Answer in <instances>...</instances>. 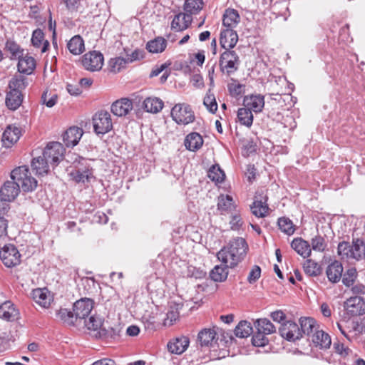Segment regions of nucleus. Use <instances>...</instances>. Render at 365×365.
Masks as SVG:
<instances>
[{
  "mask_svg": "<svg viewBox=\"0 0 365 365\" xmlns=\"http://www.w3.org/2000/svg\"><path fill=\"white\" fill-rule=\"evenodd\" d=\"M216 331L212 329H204L197 335V342L201 347H209L212 345L216 337Z\"/></svg>",
  "mask_w": 365,
  "mask_h": 365,
  "instance_id": "obj_28",
  "label": "nucleus"
},
{
  "mask_svg": "<svg viewBox=\"0 0 365 365\" xmlns=\"http://www.w3.org/2000/svg\"><path fill=\"white\" fill-rule=\"evenodd\" d=\"M48 162L43 156L35 158L31 161V168L36 172V174L43 175L47 174L49 170Z\"/></svg>",
  "mask_w": 365,
  "mask_h": 365,
  "instance_id": "obj_32",
  "label": "nucleus"
},
{
  "mask_svg": "<svg viewBox=\"0 0 365 365\" xmlns=\"http://www.w3.org/2000/svg\"><path fill=\"white\" fill-rule=\"evenodd\" d=\"M230 224L232 230H238L242 227L243 221L240 215H235L232 216Z\"/></svg>",
  "mask_w": 365,
  "mask_h": 365,
  "instance_id": "obj_62",
  "label": "nucleus"
},
{
  "mask_svg": "<svg viewBox=\"0 0 365 365\" xmlns=\"http://www.w3.org/2000/svg\"><path fill=\"white\" fill-rule=\"evenodd\" d=\"M6 48L11 54V58H20L23 56V50L21 49L19 45L12 41H7L6 43Z\"/></svg>",
  "mask_w": 365,
  "mask_h": 365,
  "instance_id": "obj_55",
  "label": "nucleus"
},
{
  "mask_svg": "<svg viewBox=\"0 0 365 365\" xmlns=\"http://www.w3.org/2000/svg\"><path fill=\"white\" fill-rule=\"evenodd\" d=\"M32 295L36 302L42 307H47L50 304V298L46 289H36L33 290Z\"/></svg>",
  "mask_w": 365,
  "mask_h": 365,
  "instance_id": "obj_43",
  "label": "nucleus"
},
{
  "mask_svg": "<svg viewBox=\"0 0 365 365\" xmlns=\"http://www.w3.org/2000/svg\"><path fill=\"white\" fill-rule=\"evenodd\" d=\"M28 86L27 78L19 74L14 76L9 81L5 98V104L11 110H17L24 99L23 91Z\"/></svg>",
  "mask_w": 365,
  "mask_h": 365,
  "instance_id": "obj_2",
  "label": "nucleus"
},
{
  "mask_svg": "<svg viewBox=\"0 0 365 365\" xmlns=\"http://www.w3.org/2000/svg\"><path fill=\"white\" fill-rule=\"evenodd\" d=\"M207 176L213 182H222L225 175L218 165H214L209 169Z\"/></svg>",
  "mask_w": 365,
  "mask_h": 365,
  "instance_id": "obj_47",
  "label": "nucleus"
},
{
  "mask_svg": "<svg viewBox=\"0 0 365 365\" xmlns=\"http://www.w3.org/2000/svg\"><path fill=\"white\" fill-rule=\"evenodd\" d=\"M292 248L304 258L311 255L310 244L301 237L294 238L291 243Z\"/></svg>",
  "mask_w": 365,
  "mask_h": 365,
  "instance_id": "obj_25",
  "label": "nucleus"
},
{
  "mask_svg": "<svg viewBox=\"0 0 365 365\" xmlns=\"http://www.w3.org/2000/svg\"><path fill=\"white\" fill-rule=\"evenodd\" d=\"M19 310L10 301H6L0 306L1 319L8 322H14L19 318Z\"/></svg>",
  "mask_w": 365,
  "mask_h": 365,
  "instance_id": "obj_22",
  "label": "nucleus"
},
{
  "mask_svg": "<svg viewBox=\"0 0 365 365\" xmlns=\"http://www.w3.org/2000/svg\"><path fill=\"white\" fill-rule=\"evenodd\" d=\"M228 267L227 264L225 265H216L210 272V278L217 282H224L228 276Z\"/></svg>",
  "mask_w": 365,
  "mask_h": 365,
  "instance_id": "obj_34",
  "label": "nucleus"
},
{
  "mask_svg": "<svg viewBox=\"0 0 365 365\" xmlns=\"http://www.w3.org/2000/svg\"><path fill=\"white\" fill-rule=\"evenodd\" d=\"M178 304L175 308L170 307V310L167 313V320H170V324H172L179 317Z\"/></svg>",
  "mask_w": 365,
  "mask_h": 365,
  "instance_id": "obj_63",
  "label": "nucleus"
},
{
  "mask_svg": "<svg viewBox=\"0 0 365 365\" xmlns=\"http://www.w3.org/2000/svg\"><path fill=\"white\" fill-rule=\"evenodd\" d=\"M173 119L178 124L187 125L195 120L194 113L187 104H176L171 110Z\"/></svg>",
  "mask_w": 365,
  "mask_h": 365,
  "instance_id": "obj_6",
  "label": "nucleus"
},
{
  "mask_svg": "<svg viewBox=\"0 0 365 365\" xmlns=\"http://www.w3.org/2000/svg\"><path fill=\"white\" fill-rule=\"evenodd\" d=\"M204 275L205 273L202 270H200L195 267L190 266L187 267V277L198 279L202 278Z\"/></svg>",
  "mask_w": 365,
  "mask_h": 365,
  "instance_id": "obj_64",
  "label": "nucleus"
},
{
  "mask_svg": "<svg viewBox=\"0 0 365 365\" xmlns=\"http://www.w3.org/2000/svg\"><path fill=\"white\" fill-rule=\"evenodd\" d=\"M57 316L63 323L68 325H73L77 319L75 317L74 312L67 309H61L57 313Z\"/></svg>",
  "mask_w": 365,
  "mask_h": 365,
  "instance_id": "obj_51",
  "label": "nucleus"
},
{
  "mask_svg": "<svg viewBox=\"0 0 365 365\" xmlns=\"http://www.w3.org/2000/svg\"><path fill=\"white\" fill-rule=\"evenodd\" d=\"M309 339L313 346L320 349H329L331 344L330 336L319 329L313 333Z\"/></svg>",
  "mask_w": 365,
  "mask_h": 365,
  "instance_id": "obj_18",
  "label": "nucleus"
},
{
  "mask_svg": "<svg viewBox=\"0 0 365 365\" xmlns=\"http://www.w3.org/2000/svg\"><path fill=\"white\" fill-rule=\"evenodd\" d=\"M238 41V35L232 29H225L220 32V43L225 49L233 48Z\"/></svg>",
  "mask_w": 365,
  "mask_h": 365,
  "instance_id": "obj_17",
  "label": "nucleus"
},
{
  "mask_svg": "<svg viewBox=\"0 0 365 365\" xmlns=\"http://www.w3.org/2000/svg\"><path fill=\"white\" fill-rule=\"evenodd\" d=\"M163 101L157 97H148L143 101V108L145 111L157 113L163 108Z\"/></svg>",
  "mask_w": 365,
  "mask_h": 365,
  "instance_id": "obj_31",
  "label": "nucleus"
},
{
  "mask_svg": "<svg viewBox=\"0 0 365 365\" xmlns=\"http://www.w3.org/2000/svg\"><path fill=\"white\" fill-rule=\"evenodd\" d=\"M185 148L190 151H196L203 145V139L197 133H191L188 134L184 141Z\"/></svg>",
  "mask_w": 365,
  "mask_h": 365,
  "instance_id": "obj_29",
  "label": "nucleus"
},
{
  "mask_svg": "<svg viewBox=\"0 0 365 365\" xmlns=\"http://www.w3.org/2000/svg\"><path fill=\"white\" fill-rule=\"evenodd\" d=\"M11 179L15 180L24 192H31L37 186L36 180L31 176L26 166H20L11 173Z\"/></svg>",
  "mask_w": 365,
  "mask_h": 365,
  "instance_id": "obj_3",
  "label": "nucleus"
},
{
  "mask_svg": "<svg viewBox=\"0 0 365 365\" xmlns=\"http://www.w3.org/2000/svg\"><path fill=\"white\" fill-rule=\"evenodd\" d=\"M277 224L279 230L288 235H292L295 231L292 221L288 217H279Z\"/></svg>",
  "mask_w": 365,
  "mask_h": 365,
  "instance_id": "obj_46",
  "label": "nucleus"
},
{
  "mask_svg": "<svg viewBox=\"0 0 365 365\" xmlns=\"http://www.w3.org/2000/svg\"><path fill=\"white\" fill-rule=\"evenodd\" d=\"M19 192V185L14 180H8L4 183L0 190V197L4 200L12 202Z\"/></svg>",
  "mask_w": 365,
  "mask_h": 365,
  "instance_id": "obj_14",
  "label": "nucleus"
},
{
  "mask_svg": "<svg viewBox=\"0 0 365 365\" xmlns=\"http://www.w3.org/2000/svg\"><path fill=\"white\" fill-rule=\"evenodd\" d=\"M252 213L257 217H264L267 212L269 207L267 204V197L260 200H255L250 206Z\"/></svg>",
  "mask_w": 365,
  "mask_h": 365,
  "instance_id": "obj_35",
  "label": "nucleus"
},
{
  "mask_svg": "<svg viewBox=\"0 0 365 365\" xmlns=\"http://www.w3.org/2000/svg\"><path fill=\"white\" fill-rule=\"evenodd\" d=\"M75 170L71 173V175L76 182H83L89 181L92 176V172L87 166V160L81 157L76 159L73 162Z\"/></svg>",
  "mask_w": 365,
  "mask_h": 365,
  "instance_id": "obj_8",
  "label": "nucleus"
},
{
  "mask_svg": "<svg viewBox=\"0 0 365 365\" xmlns=\"http://www.w3.org/2000/svg\"><path fill=\"white\" fill-rule=\"evenodd\" d=\"M279 331L282 337L289 341H295L302 338V331L298 324L292 321L283 322Z\"/></svg>",
  "mask_w": 365,
  "mask_h": 365,
  "instance_id": "obj_10",
  "label": "nucleus"
},
{
  "mask_svg": "<svg viewBox=\"0 0 365 365\" xmlns=\"http://www.w3.org/2000/svg\"><path fill=\"white\" fill-rule=\"evenodd\" d=\"M203 104L212 113H215L217 110V103L216 102L215 97L214 94L210 93V89L208 90L205 97L204 98Z\"/></svg>",
  "mask_w": 365,
  "mask_h": 365,
  "instance_id": "obj_52",
  "label": "nucleus"
},
{
  "mask_svg": "<svg viewBox=\"0 0 365 365\" xmlns=\"http://www.w3.org/2000/svg\"><path fill=\"white\" fill-rule=\"evenodd\" d=\"M202 0H185L184 4V10L186 14H195L202 9Z\"/></svg>",
  "mask_w": 365,
  "mask_h": 365,
  "instance_id": "obj_45",
  "label": "nucleus"
},
{
  "mask_svg": "<svg viewBox=\"0 0 365 365\" xmlns=\"http://www.w3.org/2000/svg\"><path fill=\"white\" fill-rule=\"evenodd\" d=\"M41 101L43 104H45L47 107L51 108L53 107L57 102V95L53 94L48 99V92H43V93L41 96Z\"/></svg>",
  "mask_w": 365,
  "mask_h": 365,
  "instance_id": "obj_61",
  "label": "nucleus"
},
{
  "mask_svg": "<svg viewBox=\"0 0 365 365\" xmlns=\"http://www.w3.org/2000/svg\"><path fill=\"white\" fill-rule=\"evenodd\" d=\"M82 64L88 71H99L103 64V56L96 51L89 52L83 56Z\"/></svg>",
  "mask_w": 365,
  "mask_h": 365,
  "instance_id": "obj_11",
  "label": "nucleus"
},
{
  "mask_svg": "<svg viewBox=\"0 0 365 365\" xmlns=\"http://www.w3.org/2000/svg\"><path fill=\"white\" fill-rule=\"evenodd\" d=\"M343 266L341 262L335 260L327 268L326 274L328 279L332 283L338 282L342 277Z\"/></svg>",
  "mask_w": 365,
  "mask_h": 365,
  "instance_id": "obj_27",
  "label": "nucleus"
},
{
  "mask_svg": "<svg viewBox=\"0 0 365 365\" xmlns=\"http://www.w3.org/2000/svg\"><path fill=\"white\" fill-rule=\"evenodd\" d=\"M356 270L355 268H350L344 273L342 277L343 284L349 287L353 285L356 278Z\"/></svg>",
  "mask_w": 365,
  "mask_h": 365,
  "instance_id": "obj_57",
  "label": "nucleus"
},
{
  "mask_svg": "<svg viewBox=\"0 0 365 365\" xmlns=\"http://www.w3.org/2000/svg\"><path fill=\"white\" fill-rule=\"evenodd\" d=\"M18 71L20 73L31 74L36 68V61L32 56L26 55L19 58Z\"/></svg>",
  "mask_w": 365,
  "mask_h": 365,
  "instance_id": "obj_26",
  "label": "nucleus"
},
{
  "mask_svg": "<svg viewBox=\"0 0 365 365\" xmlns=\"http://www.w3.org/2000/svg\"><path fill=\"white\" fill-rule=\"evenodd\" d=\"M240 17L238 11L233 9H227L223 15L222 24L226 29H232L240 22Z\"/></svg>",
  "mask_w": 365,
  "mask_h": 365,
  "instance_id": "obj_30",
  "label": "nucleus"
},
{
  "mask_svg": "<svg viewBox=\"0 0 365 365\" xmlns=\"http://www.w3.org/2000/svg\"><path fill=\"white\" fill-rule=\"evenodd\" d=\"M93 125L97 135H104L113 128V123L109 112L100 110L93 116Z\"/></svg>",
  "mask_w": 365,
  "mask_h": 365,
  "instance_id": "obj_5",
  "label": "nucleus"
},
{
  "mask_svg": "<svg viewBox=\"0 0 365 365\" xmlns=\"http://www.w3.org/2000/svg\"><path fill=\"white\" fill-rule=\"evenodd\" d=\"M126 63V61L123 57L111 58L109 61L110 70L113 73H118L122 68L125 67Z\"/></svg>",
  "mask_w": 365,
  "mask_h": 365,
  "instance_id": "obj_54",
  "label": "nucleus"
},
{
  "mask_svg": "<svg viewBox=\"0 0 365 365\" xmlns=\"http://www.w3.org/2000/svg\"><path fill=\"white\" fill-rule=\"evenodd\" d=\"M344 307L350 317L362 315L365 313V301L359 296L350 297L344 302Z\"/></svg>",
  "mask_w": 365,
  "mask_h": 365,
  "instance_id": "obj_12",
  "label": "nucleus"
},
{
  "mask_svg": "<svg viewBox=\"0 0 365 365\" xmlns=\"http://www.w3.org/2000/svg\"><path fill=\"white\" fill-rule=\"evenodd\" d=\"M244 106L255 113H259L264 106V97L260 94L245 96L243 99Z\"/></svg>",
  "mask_w": 365,
  "mask_h": 365,
  "instance_id": "obj_16",
  "label": "nucleus"
},
{
  "mask_svg": "<svg viewBox=\"0 0 365 365\" xmlns=\"http://www.w3.org/2000/svg\"><path fill=\"white\" fill-rule=\"evenodd\" d=\"M235 334L240 338L249 336L253 332L251 323L247 321H241L235 329Z\"/></svg>",
  "mask_w": 365,
  "mask_h": 365,
  "instance_id": "obj_41",
  "label": "nucleus"
},
{
  "mask_svg": "<svg viewBox=\"0 0 365 365\" xmlns=\"http://www.w3.org/2000/svg\"><path fill=\"white\" fill-rule=\"evenodd\" d=\"M237 119L240 124L250 128L253 123L252 113L246 107L240 108L237 111Z\"/></svg>",
  "mask_w": 365,
  "mask_h": 365,
  "instance_id": "obj_40",
  "label": "nucleus"
},
{
  "mask_svg": "<svg viewBox=\"0 0 365 365\" xmlns=\"http://www.w3.org/2000/svg\"><path fill=\"white\" fill-rule=\"evenodd\" d=\"M268 339L265 334L256 331L252 338V343L255 346H264L268 344Z\"/></svg>",
  "mask_w": 365,
  "mask_h": 365,
  "instance_id": "obj_58",
  "label": "nucleus"
},
{
  "mask_svg": "<svg viewBox=\"0 0 365 365\" xmlns=\"http://www.w3.org/2000/svg\"><path fill=\"white\" fill-rule=\"evenodd\" d=\"M21 135V130L15 125H9L3 133L2 141L5 146L10 147L16 143Z\"/></svg>",
  "mask_w": 365,
  "mask_h": 365,
  "instance_id": "obj_23",
  "label": "nucleus"
},
{
  "mask_svg": "<svg viewBox=\"0 0 365 365\" xmlns=\"http://www.w3.org/2000/svg\"><path fill=\"white\" fill-rule=\"evenodd\" d=\"M93 307V302L88 298H83L76 301L73 304V312L76 319H85Z\"/></svg>",
  "mask_w": 365,
  "mask_h": 365,
  "instance_id": "obj_13",
  "label": "nucleus"
},
{
  "mask_svg": "<svg viewBox=\"0 0 365 365\" xmlns=\"http://www.w3.org/2000/svg\"><path fill=\"white\" fill-rule=\"evenodd\" d=\"M0 259L7 267H13L20 264L21 255L12 244L5 245L0 250Z\"/></svg>",
  "mask_w": 365,
  "mask_h": 365,
  "instance_id": "obj_7",
  "label": "nucleus"
},
{
  "mask_svg": "<svg viewBox=\"0 0 365 365\" xmlns=\"http://www.w3.org/2000/svg\"><path fill=\"white\" fill-rule=\"evenodd\" d=\"M43 41V46L41 49V52H46L49 43L48 41H44V35L41 29H36L33 32L32 37H31V42L32 44L35 47H39L42 42Z\"/></svg>",
  "mask_w": 365,
  "mask_h": 365,
  "instance_id": "obj_44",
  "label": "nucleus"
},
{
  "mask_svg": "<svg viewBox=\"0 0 365 365\" xmlns=\"http://www.w3.org/2000/svg\"><path fill=\"white\" fill-rule=\"evenodd\" d=\"M83 133L81 128L71 127L63 134V141L67 147H73L78 144Z\"/></svg>",
  "mask_w": 365,
  "mask_h": 365,
  "instance_id": "obj_21",
  "label": "nucleus"
},
{
  "mask_svg": "<svg viewBox=\"0 0 365 365\" xmlns=\"http://www.w3.org/2000/svg\"><path fill=\"white\" fill-rule=\"evenodd\" d=\"M67 47L69 51L73 55H79L82 53L85 49L84 41L79 35H76L68 41Z\"/></svg>",
  "mask_w": 365,
  "mask_h": 365,
  "instance_id": "obj_37",
  "label": "nucleus"
},
{
  "mask_svg": "<svg viewBox=\"0 0 365 365\" xmlns=\"http://www.w3.org/2000/svg\"><path fill=\"white\" fill-rule=\"evenodd\" d=\"M133 102L131 100L124 98L115 101L111 105V112L113 115L123 117L128 114L133 109Z\"/></svg>",
  "mask_w": 365,
  "mask_h": 365,
  "instance_id": "obj_15",
  "label": "nucleus"
},
{
  "mask_svg": "<svg viewBox=\"0 0 365 365\" xmlns=\"http://www.w3.org/2000/svg\"><path fill=\"white\" fill-rule=\"evenodd\" d=\"M334 349L336 353L339 354L341 357L349 356L352 354V351L344 344L340 342L334 343Z\"/></svg>",
  "mask_w": 365,
  "mask_h": 365,
  "instance_id": "obj_59",
  "label": "nucleus"
},
{
  "mask_svg": "<svg viewBox=\"0 0 365 365\" xmlns=\"http://www.w3.org/2000/svg\"><path fill=\"white\" fill-rule=\"evenodd\" d=\"M118 332L117 329L110 327L108 322H105L96 336L106 340L115 339L118 336Z\"/></svg>",
  "mask_w": 365,
  "mask_h": 365,
  "instance_id": "obj_39",
  "label": "nucleus"
},
{
  "mask_svg": "<svg viewBox=\"0 0 365 365\" xmlns=\"http://www.w3.org/2000/svg\"><path fill=\"white\" fill-rule=\"evenodd\" d=\"M166 48V41L163 38L158 37L147 43L146 48L150 53H161Z\"/></svg>",
  "mask_w": 365,
  "mask_h": 365,
  "instance_id": "obj_42",
  "label": "nucleus"
},
{
  "mask_svg": "<svg viewBox=\"0 0 365 365\" xmlns=\"http://www.w3.org/2000/svg\"><path fill=\"white\" fill-rule=\"evenodd\" d=\"M65 148L58 142H51L45 148L43 155L47 161L53 165H57L63 159Z\"/></svg>",
  "mask_w": 365,
  "mask_h": 365,
  "instance_id": "obj_9",
  "label": "nucleus"
},
{
  "mask_svg": "<svg viewBox=\"0 0 365 365\" xmlns=\"http://www.w3.org/2000/svg\"><path fill=\"white\" fill-rule=\"evenodd\" d=\"M299 324L302 336L303 334H306L310 337L313 333L319 329L317 322L312 317H301Z\"/></svg>",
  "mask_w": 365,
  "mask_h": 365,
  "instance_id": "obj_24",
  "label": "nucleus"
},
{
  "mask_svg": "<svg viewBox=\"0 0 365 365\" xmlns=\"http://www.w3.org/2000/svg\"><path fill=\"white\" fill-rule=\"evenodd\" d=\"M303 269L309 277H317L322 272L321 266L312 259H308L304 262Z\"/></svg>",
  "mask_w": 365,
  "mask_h": 365,
  "instance_id": "obj_38",
  "label": "nucleus"
},
{
  "mask_svg": "<svg viewBox=\"0 0 365 365\" xmlns=\"http://www.w3.org/2000/svg\"><path fill=\"white\" fill-rule=\"evenodd\" d=\"M256 331L265 335L271 334L276 331L274 324L267 319H258L255 323Z\"/></svg>",
  "mask_w": 365,
  "mask_h": 365,
  "instance_id": "obj_33",
  "label": "nucleus"
},
{
  "mask_svg": "<svg viewBox=\"0 0 365 365\" xmlns=\"http://www.w3.org/2000/svg\"><path fill=\"white\" fill-rule=\"evenodd\" d=\"M351 245L348 242L343 241L338 245L337 252L342 259H352Z\"/></svg>",
  "mask_w": 365,
  "mask_h": 365,
  "instance_id": "obj_48",
  "label": "nucleus"
},
{
  "mask_svg": "<svg viewBox=\"0 0 365 365\" xmlns=\"http://www.w3.org/2000/svg\"><path fill=\"white\" fill-rule=\"evenodd\" d=\"M189 344V338L185 336H181L171 339L167 346L170 353L181 354L187 349Z\"/></svg>",
  "mask_w": 365,
  "mask_h": 365,
  "instance_id": "obj_19",
  "label": "nucleus"
},
{
  "mask_svg": "<svg viewBox=\"0 0 365 365\" xmlns=\"http://www.w3.org/2000/svg\"><path fill=\"white\" fill-rule=\"evenodd\" d=\"M227 88L230 96L235 98H238L245 93V85L237 83L234 78L231 79V83H228Z\"/></svg>",
  "mask_w": 365,
  "mask_h": 365,
  "instance_id": "obj_49",
  "label": "nucleus"
},
{
  "mask_svg": "<svg viewBox=\"0 0 365 365\" xmlns=\"http://www.w3.org/2000/svg\"><path fill=\"white\" fill-rule=\"evenodd\" d=\"M86 326L88 329L99 331L104 325L105 322L99 317L91 316L88 321L85 322Z\"/></svg>",
  "mask_w": 365,
  "mask_h": 365,
  "instance_id": "obj_53",
  "label": "nucleus"
},
{
  "mask_svg": "<svg viewBox=\"0 0 365 365\" xmlns=\"http://www.w3.org/2000/svg\"><path fill=\"white\" fill-rule=\"evenodd\" d=\"M260 275L261 268L258 265H255L249 273L247 281L250 284H253L260 277Z\"/></svg>",
  "mask_w": 365,
  "mask_h": 365,
  "instance_id": "obj_60",
  "label": "nucleus"
},
{
  "mask_svg": "<svg viewBox=\"0 0 365 365\" xmlns=\"http://www.w3.org/2000/svg\"><path fill=\"white\" fill-rule=\"evenodd\" d=\"M248 251V245L242 237H235L228 245L222 248L217 254L219 260L227 264L230 268L236 267L245 257Z\"/></svg>",
  "mask_w": 365,
  "mask_h": 365,
  "instance_id": "obj_1",
  "label": "nucleus"
},
{
  "mask_svg": "<svg viewBox=\"0 0 365 365\" xmlns=\"http://www.w3.org/2000/svg\"><path fill=\"white\" fill-rule=\"evenodd\" d=\"M240 64L237 53L231 49H225L220 55L219 66L221 72L230 76L238 70Z\"/></svg>",
  "mask_w": 365,
  "mask_h": 365,
  "instance_id": "obj_4",
  "label": "nucleus"
},
{
  "mask_svg": "<svg viewBox=\"0 0 365 365\" xmlns=\"http://www.w3.org/2000/svg\"><path fill=\"white\" fill-rule=\"evenodd\" d=\"M312 247L314 251L324 252L327 247L324 238L321 235H317L312 239Z\"/></svg>",
  "mask_w": 365,
  "mask_h": 365,
  "instance_id": "obj_56",
  "label": "nucleus"
},
{
  "mask_svg": "<svg viewBox=\"0 0 365 365\" xmlns=\"http://www.w3.org/2000/svg\"><path fill=\"white\" fill-rule=\"evenodd\" d=\"M233 206V199L231 196L221 195L218 197L217 209L220 211H227Z\"/></svg>",
  "mask_w": 365,
  "mask_h": 365,
  "instance_id": "obj_50",
  "label": "nucleus"
},
{
  "mask_svg": "<svg viewBox=\"0 0 365 365\" xmlns=\"http://www.w3.org/2000/svg\"><path fill=\"white\" fill-rule=\"evenodd\" d=\"M192 20V16L190 14L179 13L174 16L171 22V29L176 32L182 31L189 27Z\"/></svg>",
  "mask_w": 365,
  "mask_h": 365,
  "instance_id": "obj_20",
  "label": "nucleus"
},
{
  "mask_svg": "<svg viewBox=\"0 0 365 365\" xmlns=\"http://www.w3.org/2000/svg\"><path fill=\"white\" fill-rule=\"evenodd\" d=\"M351 249L352 259H361L365 254V241L360 238H353Z\"/></svg>",
  "mask_w": 365,
  "mask_h": 365,
  "instance_id": "obj_36",
  "label": "nucleus"
}]
</instances>
